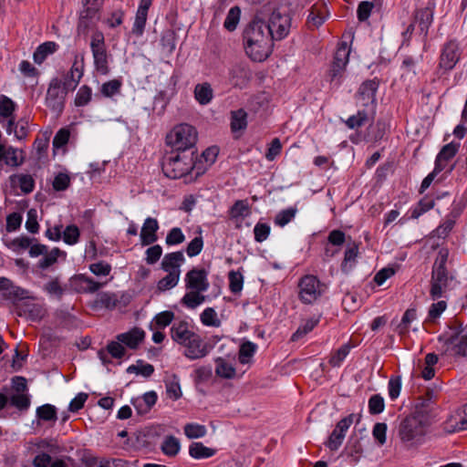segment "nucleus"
Returning a JSON list of instances; mask_svg holds the SVG:
<instances>
[{"label":"nucleus","mask_w":467,"mask_h":467,"mask_svg":"<svg viewBox=\"0 0 467 467\" xmlns=\"http://www.w3.org/2000/svg\"><path fill=\"white\" fill-rule=\"evenodd\" d=\"M208 271L193 267L185 275V287L188 290L206 292L209 288Z\"/></svg>","instance_id":"nucleus-14"},{"label":"nucleus","mask_w":467,"mask_h":467,"mask_svg":"<svg viewBox=\"0 0 467 467\" xmlns=\"http://www.w3.org/2000/svg\"><path fill=\"white\" fill-rule=\"evenodd\" d=\"M374 117L375 112L362 109H358L357 114L350 116L347 120H345V124L348 129L355 130L373 120Z\"/></svg>","instance_id":"nucleus-27"},{"label":"nucleus","mask_w":467,"mask_h":467,"mask_svg":"<svg viewBox=\"0 0 467 467\" xmlns=\"http://www.w3.org/2000/svg\"><path fill=\"white\" fill-rule=\"evenodd\" d=\"M415 18L419 22L420 31L427 34L428 29L433 21L432 7L427 6L425 8L419 9L416 12Z\"/></svg>","instance_id":"nucleus-38"},{"label":"nucleus","mask_w":467,"mask_h":467,"mask_svg":"<svg viewBox=\"0 0 467 467\" xmlns=\"http://www.w3.org/2000/svg\"><path fill=\"white\" fill-rule=\"evenodd\" d=\"M185 235L180 227L171 228L166 235L165 243L169 246L177 245L183 243Z\"/></svg>","instance_id":"nucleus-58"},{"label":"nucleus","mask_w":467,"mask_h":467,"mask_svg":"<svg viewBox=\"0 0 467 467\" xmlns=\"http://www.w3.org/2000/svg\"><path fill=\"white\" fill-rule=\"evenodd\" d=\"M384 399L379 394L372 395L368 400V411L372 415H377L384 410Z\"/></svg>","instance_id":"nucleus-62"},{"label":"nucleus","mask_w":467,"mask_h":467,"mask_svg":"<svg viewBox=\"0 0 467 467\" xmlns=\"http://www.w3.org/2000/svg\"><path fill=\"white\" fill-rule=\"evenodd\" d=\"M166 392L170 399L177 400L182 397L181 386L179 379L176 375H172L171 378L165 381Z\"/></svg>","instance_id":"nucleus-50"},{"label":"nucleus","mask_w":467,"mask_h":467,"mask_svg":"<svg viewBox=\"0 0 467 467\" xmlns=\"http://www.w3.org/2000/svg\"><path fill=\"white\" fill-rule=\"evenodd\" d=\"M215 373L218 377L223 379H233L235 376V368L224 358H217L215 359Z\"/></svg>","instance_id":"nucleus-44"},{"label":"nucleus","mask_w":467,"mask_h":467,"mask_svg":"<svg viewBox=\"0 0 467 467\" xmlns=\"http://www.w3.org/2000/svg\"><path fill=\"white\" fill-rule=\"evenodd\" d=\"M453 431L467 430V405L463 406L462 411L451 420Z\"/></svg>","instance_id":"nucleus-64"},{"label":"nucleus","mask_w":467,"mask_h":467,"mask_svg":"<svg viewBox=\"0 0 467 467\" xmlns=\"http://www.w3.org/2000/svg\"><path fill=\"white\" fill-rule=\"evenodd\" d=\"M174 317V313L170 310L158 313L154 317L150 327L151 330H162L170 325L173 324Z\"/></svg>","instance_id":"nucleus-33"},{"label":"nucleus","mask_w":467,"mask_h":467,"mask_svg":"<svg viewBox=\"0 0 467 467\" xmlns=\"http://www.w3.org/2000/svg\"><path fill=\"white\" fill-rule=\"evenodd\" d=\"M159 228L157 219L146 218L140 234L141 244L145 246L154 244L158 240L157 232Z\"/></svg>","instance_id":"nucleus-21"},{"label":"nucleus","mask_w":467,"mask_h":467,"mask_svg":"<svg viewBox=\"0 0 467 467\" xmlns=\"http://www.w3.org/2000/svg\"><path fill=\"white\" fill-rule=\"evenodd\" d=\"M127 372L141 375L144 378H150L154 372V367L151 364L144 363L141 359H138L136 364L130 365L127 368Z\"/></svg>","instance_id":"nucleus-47"},{"label":"nucleus","mask_w":467,"mask_h":467,"mask_svg":"<svg viewBox=\"0 0 467 467\" xmlns=\"http://www.w3.org/2000/svg\"><path fill=\"white\" fill-rule=\"evenodd\" d=\"M329 16V11L327 4L319 0L314 4L306 19L308 28L314 29L321 26Z\"/></svg>","instance_id":"nucleus-18"},{"label":"nucleus","mask_w":467,"mask_h":467,"mask_svg":"<svg viewBox=\"0 0 467 467\" xmlns=\"http://www.w3.org/2000/svg\"><path fill=\"white\" fill-rule=\"evenodd\" d=\"M434 200L425 196L417 203L415 208L411 211V218L417 219L426 212L430 211L434 207Z\"/></svg>","instance_id":"nucleus-51"},{"label":"nucleus","mask_w":467,"mask_h":467,"mask_svg":"<svg viewBox=\"0 0 467 467\" xmlns=\"http://www.w3.org/2000/svg\"><path fill=\"white\" fill-rule=\"evenodd\" d=\"M195 159V150L191 152L171 151L163 157L162 171L166 177L176 180L198 169L196 171V176H198L202 171H199Z\"/></svg>","instance_id":"nucleus-2"},{"label":"nucleus","mask_w":467,"mask_h":467,"mask_svg":"<svg viewBox=\"0 0 467 467\" xmlns=\"http://www.w3.org/2000/svg\"><path fill=\"white\" fill-rule=\"evenodd\" d=\"M82 76V65L78 66V61L76 60L70 71L67 74L65 80L63 82V87L65 88V89L67 91L74 90L78 85Z\"/></svg>","instance_id":"nucleus-29"},{"label":"nucleus","mask_w":467,"mask_h":467,"mask_svg":"<svg viewBox=\"0 0 467 467\" xmlns=\"http://www.w3.org/2000/svg\"><path fill=\"white\" fill-rule=\"evenodd\" d=\"M350 346L348 344H345L341 346L337 351H335L329 360L328 363L332 367H339L347 356L349 354Z\"/></svg>","instance_id":"nucleus-57"},{"label":"nucleus","mask_w":467,"mask_h":467,"mask_svg":"<svg viewBox=\"0 0 467 467\" xmlns=\"http://www.w3.org/2000/svg\"><path fill=\"white\" fill-rule=\"evenodd\" d=\"M197 141V131L189 124L175 126L166 137V142L171 147V151L191 152L194 150Z\"/></svg>","instance_id":"nucleus-5"},{"label":"nucleus","mask_w":467,"mask_h":467,"mask_svg":"<svg viewBox=\"0 0 467 467\" xmlns=\"http://www.w3.org/2000/svg\"><path fill=\"white\" fill-rule=\"evenodd\" d=\"M460 59L459 44L456 40L448 41L441 50L440 67L444 70L452 69Z\"/></svg>","instance_id":"nucleus-16"},{"label":"nucleus","mask_w":467,"mask_h":467,"mask_svg":"<svg viewBox=\"0 0 467 467\" xmlns=\"http://www.w3.org/2000/svg\"><path fill=\"white\" fill-rule=\"evenodd\" d=\"M90 48L96 70L101 75H107L109 72V55L105 45V37L102 32L96 31L92 34Z\"/></svg>","instance_id":"nucleus-8"},{"label":"nucleus","mask_w":467,"mask_h":467,"mask_svg":"<svg viewBox=\"0 0 467 467\" xmlns=\"http://www.w3.org/2000/svg\"><path fill=\"white\" fill-rule=\"evenodd\" d=\"M152 4V0H140L135 16L134 24L131 29L133 35L141 36L144 33L148 12Z\"/></svg>","instance_id":"nucleus-20"},{"label":"nucleus","mask_w":467,"mask_h":467,"mask_svg":"<svg viewBox=\"0 0 467 467\" xmlns=\"http://www.w3.org/2000/svg\"><path fill=\"white\" fill-rule=\"evenodd\" d=\"M195 333L192 325L182 319L175 320L170 328L171 338L178 345L185 342L186 339Z\"/></svg>","instance_id":"nucleus-19"},{"label":"nucleus","mask_w":467,"mask_h":467,"mask_svg":"<svg viewBox=\"0 0 467 467\" xmlns=\"http://www.w3.org/2000/svg\"><path fill=\"white\" fill-rule=\"evenodd\" d=\"M60 255L66 256V253L61 251L57 247H55V248L51 249L50 251L47 250L44 254L43 258L38 261L37 267L42 270L49 268L50 266L54 265L57 262V258Z\"/></svg>","instance_id":"nucleus-39"},{"label":"nucleus","mask_w":467,"mask_h":467,"mask_svg":"<svg viewBox=\"0 0 467 467\" xmlns=\"http://www.w3.org/2000/svg\"><path fill=\"white\" fill-rule=\"evenodd\" d=\"M161 449L162 452L169 457L176 456L181 449V443L179 439L170 435L164 438Z\"/></svg>","instance_id":"nucleus-42"},{"label":"nucleus","mask_w":467,"mask_h":467,"mask_svg":"<svg viewBox=\"0 0 467 467\" xmlns=\"http://www.w3.org/2000/svg\"><path fill=\"white\" fill-rule=\"evenodd\" d=\"M185 258L181 251L166 254L161 261V269L167 273L181 271L180 267Z\"/></svg>","instance_id":"nucleus-25"},{"label":"nucleus","mask_w":467,"mask_h":467,"mask_svg":"<svg viewBox=\"0 0 467 467\" xmlns=\"http://www.w3.org/2000/svg\"><path fill=\"white\" fill-rule=\"evenodd\" d=\"M349 48L346 42H342L337 48L334 56V60L329 70L330 81L340 78L348 63Z\"/></svg>","instance_id":"nucleus-15"},{"label":"nucleus","mask_w":467,"mask_h":467,"mask_svg":"<svg viewBox=\"0 0 467 467\" xmlns=\"http://www.w3.org/2000/svg\"><path fill=\"white\" fill-rule=\"evenodd\" d=\"M63 240L67 244H75L79 240L80 232L77 225L70 224L62 233Z\"/></svg>","instance_id":"nucleus-59"},{"label":"nucleus","mask_w":467,"mask_h":467,"mask_svg":"<svg viewBox=\"0 0 467 467\" xmlns=\"http://www.w3.org/2000/svg\"><path fill=\"white\" fill-rule=\"evenodd\" d=\"M272 40L265 23L259 19L253 20L244 31L245 52L254 61L261 62L269 57Z\"/></svg>","instance_id":"nucleus-1"},{"label":"nucleus","mask_w":467,"mask_h":467,"mask_svg":"<svg viewBox=\"0 0 467 467\" xmlns=\"http://www.w3.org/2000/svg\"><path fill=\"white\" fill-rule=\"evenodd\" d=\"M57 45L55 42H45L38 46L33 55L35 63L41 64L48 55L56 52Z\"/></svg>","instance_id":"nucleus-40"},{"label":"nucleus","mask_w":467,"mask_h":467,"mask_svg":"<svg viewBox=\"0 0 467 467\" xmlns=\"http://www.w3.org/2000/svg\"><path fill=\"white\" fill-rule=\"evenodd\" d=\"M319 317H312L307 319L304 324L298 327L296 331L292 335V341H297L307 333L311 332L314 327L318 324Z\"/></svg>","instance_id":"nucleus-49"},{"label":"nucleus","mask_w":467,"mask_h":467,"mask_svg":"<svg viewBox=\"0 0 467 467\" xmlns=\"http://www.w3.org/2000/svg\"><path fill=\"white\" fill-rule=\"evenodd\" d=\"M448 256V250L441 249L432 266L430 296L433 301L445 297L450 284L453 281V276L449 275L446 268Z\"/></svg>","instance_id":"nucleus-3"},{"label":"nucleus","mask_w":467,"mask_h":467,"mask_svg":"<svg viewBox=\"0 0 467 467\" xmlns=\"http://www.w3.org/2000/svg\"><path fill=\"white\" fill-rule=\"evenodd\" d=\"M229 78L234 87L242 88L248 80V71L241 64L234 65L229 71Z\"/></svg>","instance_id":"nucleus-31"},{"label":"nucleus","mask_w":467,"mask_h":467,"mask_svg":"<svg viewBox=\"0 0 467 467\" xmlns=\"http://www.w3.org/2000/svg\"><path fill=\"white\" fill-rule=\"evenodd\" d=\"M92 97V90L91 88L84 85L80 87L78 91L77 92L76 98H75V105L77 107H83L86 106L91 99Z\"/></svg>","instance_id":"nucleus-60"},{"label":"nucleus","mask_w":467,"mask_h":467,"mask_svg":"<svg viewBox=\"0 0 467 467\" xmlns=\"http://www.w3.org/2000/svg\"><path fill=\"white\" fill-rule=\"evenodd\" d=\"M438 341L441 343L442 355L448 357H466L467 333L461 326L450 327L448 331L440 335Z\"/></svg>","instance_id":"nucleus-4"},{"label":"nucleus","mask_w":467,"mask_h":467,"mask_svg":"<svg viewBox=\"0 0 467 467\" xmlns=\"http://www.w3.org/2000/svg\"><path fill=\"white\" fill-rule=\"evenodd\" d=\"M431 423L411 415L405 417L400 423L399 435L408 446H414L423 441Z\"/></svg>","instance_id":"nucleus-6"},{"label":"nucleus","mask_w":467,"mask_h":467,"mask_svg":"<svg viewBox=\"0 0 467 467\" xmlns=\"http://www.w3.org/2000/svg\"><path fill=\"white\" fill-rule=\"evenodd\" d=\"M119 303L118 296L110 292H102L98 294L94 301V306L99 308L113 309Z\"/></svg>","instance_id":"nucleus-36"},{"label":"nucleus","mask_w":467,"mask_h":467,"mask_svg":"<svg viewBox=\"0 0 467 467\" xmlns=\"http://www.w3.org/2000/svg\"><path fill=\"white\" fill-rule=\"evenodd\" d=\"M201 322L207 327H218L221 325V321L217 317V313L213 307L205 308L201 314Z\"/></svg>","instance_id":"nucleus-56"},{"label":"nucleus","mask_w":467,"mask_h":467,"mask_svg":"<svg viewBox=\"0 0 467 467\" xmlns=\"http://www.w3.org/2000/svg\"><path fill=\"white\" fill-rule=\"evenodd\" d=\"M433 409L432 392L428 390L424 396H420L416 400L414 410L410 415L425 420V421L431 423Z\"/></svg>","instance_id":"nucleus-17"},{"label":"nucleus","mask_w":467,"mask_h":467,"mask_svg":"<svg viewBox=\"0 0 467 467\" xmlns=\"http://www.w3.org/2000/svg\"><path fill=\"white\" fill-rule=\"evenodd\" d=\"M291 18L288 15H282L280 12H273L268 24H265V30L272 39L281 40L285 37L289 32Z\"/></svg>","instance_id":"nucleus-10"},{"label":"nucleus","mask_w":467,"mask_h":467,"mask_svg":"<svg viewBox=\"0 0 467 467\" xmlns=\"http://www.w3.org/2000/svg\"><path fill=\"white\" fill-rule=\"evenodd\" d=\"M8 182L12 189H20L24 194L31 193L35 189V180L30 174L15 173L9 176Z\"/></svg>","instance_id":"nucleus-22"},{"label":"nucleus","mask_w":467,"mask_h":467,"mask_svg":"<svg viewBox=\"0 0 467 467\" xmlns=\"http://www.w3.org/2000/svg\"><path fill=\"white\" fill-rule=\"evenodd\" d=\"M355 414L341 419L331 432L325 445L331 451H337L342 444L346 432L354 421Z\"/></svg>","instance_id":"nucleus-13"},{"label":"nucleus","mask_w":467,"mask_h":467,"mask_svg":"<svg viewBox=\"0 0 467 467\" xmlns=\"http://www.w3.org/2000/svg\"><path fill=\"white\" fill-rule=\"evenodd\" d=\"M299 299L304 304H312L320 298L327 291V285L322 283L316 275H306L298 283Z\"/></svg>","instance_id":"nucleus-7"},{"label":"nucleus","mask_w":467,"mask_h":467,"mask_svg":"<svg viewBox=\"0 0 467 467\" xmlns=\"http://www.w3.org/2000/svg\"><path fill=\"white\" fill-rule=\"evenodd\" d=\"M216 450L206 447L202 442L193 441L189 446V454L196 460L208 459L215 455Z\"/></svg>","instance_id":"nucleus-30"},{"label":"nucleus","mask_w":467,"mask_h":467,"mask_svg":"<svg viewBox=\"0 0 467 467\" xmlns=\"http://www.w3.org/2000/svg\"><path fill=\"white\" fill-rule=\"evenodd\" d=\"M250 213L251 210L247 200L236 201L229 211L232 219L247 217Z\"/></svg>","instance_id":"nucleus-45"},{"label":"nucleus","mask_w":467,"mask_h":467,"mask_svg":"<svg viewBox=\"0 0 467 467\" xmlns=\"http://www.w3.org/2000/svg\"><path fill=\"white\" fill-rule=\"evenodd\" d=\"M25 161V152L23 150H18L13 146L5 147V163L10 167H19Z\"/></svg>","instance_id":"nucleus-32"},{"label":"nucleus","mask_w":467,"mask_h":467,"mask_svg":"<svg viewBox=\"0 0 467 467\" xmlns=\"http://www.w3.org/2000/svg\"><path fill=\"white\" fill-rule=\"evenodd\" d=\"M122 87L121 79H112L102 84L100 92L104 97L111 98L120 92Z\"/></svg>","instance_id":"nucleus-52"},{"label":"nucleus","mask_w":467,"mask_h":467,"mask_svg":"<svg viewBox=\"0 0 467 467\" xmlns=\"http://www.w3.org/2000/svg\"><path fill=\"white\" fill-rule=\"evenodd\" d=\"M379 81L377 78L364 81L356 95L357 104L371 112L376 110V93Z\"/></svg>","instance_id":"nucleus-9"},{"label":"nucleus","mask_w":467,"mask_h":467,"mask_svg":"<svg viewBox=\"0 0 467 467\" xmlns=\"http://www.w3.org/2000/svg\"><path fill=\"white\" fill-rule=\"evenodd\" d=\"M244 277L239 272L229 273V288L233 294H238L243 289Z\"/></svg>","instance_id":"nucleus-61"},{"label":"nucleus","mask_w":467,"mask_h":467,"mask_svg":"<svg viewBox=\"0 0 467 467\" xmlns=\"http://www.w3.org/2000/svg\"><path fill=\"white\" fill-rule=\"evenodd\" d=\"M358 254V245L357 244H353L348 246L344 254V259L341 264V271L348 274L349 273L356 265L357 257Z\"/></svg>","instance_id":"nucleus-35"},{"label":"nucleus","mask_w":467,"mask_h":467,"mask_svg":"<svg viewBox=\"0 0 467 467\" xmlns=\"http://www.w3.org/2000/svg\"><path fill=\"white\" fill-rule=\"evenodd\" d=\"M184 434L189 439H199L206 435L207 430L204 425L197 423H187L184 428Z\"/></svg>","instance_id":"nucleus-55"},{"label":"nucleus","mask_w":467,"mask_h":467,"mask_svg":"<svg viewBox=\"0 0 467 467\" xmlns=\"http://www.w3.org/2000/svg\"><path fill=\"white\" fill-rule=\"evenodd\" d=\"M10 403L20 410H26L30 406V399L29 396L25 393L14 394L10 398Z\"/></svg>","instance_id":"nucleus-63"},{"label":"nucleus","mask_w":467,"mask_h":467,"mask_svg":"<svg viewBox=\"0 0 467 467\" xmlns=\"http://www.w3.org/2000/svg\"><path fill=\"white\" fill-rule=\"evenodd\" d=\"M202 291L198 290H190V292L186 293L182 298V304L188 308L193 309L198 306L202 305L206 296H203Z\"/></svg>","instance_id":"nucleus-41"},{"label":"nucleus","mask_w":467,"mask_h":467,"mask_svg":"<svg viewBox=\"0 0 467 467\" xmlns=\"http://www.w3.org/2000/svg\"><path fill=\"white\" fill-rule=\"evenodd\" d=\"M241 16V9L239 6L235 5L230 8L225 20L223 22V26L229 32H233L236 29L237 25L240 21Z\"/></svg>","instance_id":"nucleus-48"},{"label":"nucleus","mask_w":467,"mask_h":467,"mask_svg":"<svg viewBox=\"0 0 467 467\" xmlns=\"http://www.w3.org/2000/svg\"><path fill=\"white\" fill-rule=\"evenodd\" d=\"M297 209L296 207H289L280 211L275 217V223L280 227H284L290 223L296 216Z\"/></svg>","instance_id":"nucleus-54"},{"label":"nucleus","mask_w":467,"mask_h":467,"mask_svg":"<svg viewBox=\"0 0 467 467\" xmlns=\"http://www.w3.org/2000/svg\"><path fill=\"white\" fill-rule=\"evenodd\" d=\"M231 130L237 132L244 130L247 127V113L244 109H239L231 111Z\"/></svg>","instance_id":"nucleus-37"},{"label":"nucleus","mask_w":467,"mask_h":467,"mask_svg":"<svg viewBox=\"0 0 467 467\" xmlns=\"http://www.w3.org/2000/svg\"><path fill=\"white\" fill-rule=\"evenodd\" d=\"M36 417L39 420L55 423L57 420V408L51 404H44L39 406L36 410Z\"/></svg>","instance_id":"nucleus-43"},{"label":"nucleus","mask_w":467,"mask_h":467,"mask_svg":"<svg viewBox=\"0 0 467 467\" xmlns=\"http://www.w3.org/2000/svg\"><path fill=\"white\" fill-rule=\"evenodd\" d=\"M67 90L61 86V82L58 79H53L47 91L46 104L47 106L57 115H59L65 105V99L67 94Z\"/></svg>","instance_id":"nucleus-11"},{"label":"nucleus","mask_w":467,"mask_h":467,"mask_svg":"<svg viewBox=\"0 0 467 467\" xmlns=\"http://www.w3.org/2000/svg\"><path fill=\"white\" fill-rule=\"evenodd\" d=\"M257 345L251 341H244L241 344L238 354V360L241 364H247L254 355Z\"/></svg>","instance_id":"nucleus-46"},{"label":"nucleus","mask_w":467,"mask_h":467,"mask_svg":"<svg viewBox=\"0 0 467 467\" xmlns=\"http://www.w3.org/2000/svg\"><path fill=\"white\" fill-rule=\"evenodd\" d=\"M460 147L461 144L459 142L454 141H451L444 145L441 149L438 155L436 156L435 167L439 166L441 168V171H443L445 168V163L457 154Z\"/></svg>","instance_id":"nucleus-26"},{"label":"nucleus","mask_w":467,"mask_h":467,"mask_svg":"<svg viewBox=\"0 0 467 467\" xmlns=\"http://www.w3.org/2000/svg\"><path fill=\"white\" fill-rule=\"evenodd\" d=\"M181 271H176L173 273H168L166 276L161 278L158 282V289L160 291H166L173 288L177 285L180 279Z\"/></svg>","instance_id":"nucleus-53"},{"label":"nucleus","mask_w":467,"mask_h":467,"mask_svg":"<svg viewBox=\"0 0 467 467\" xmlns=\"http://www.w3.org/2000/svg\"><path fill=\"white\" fill-rule=\"evenodd\" d=\"M194 99L202 106L208 105L213 99V89L209 82L199 83L194 87Z\"/></svg>","instance_id":"nucleus-28"},{"label":"nucleus","mask_w":467,"mask_h":467,"mask_svg":"<svg viewBox=\"0 0 467 467\" xmlns=\"http://www.w3.org/2000/svg\"><path fill=\"white\" fill-rule=\"evenodd\" d=\"M83 10L80 12L79 20L80 23H84L85 20H89L95 17L100 6L102 5L101 0H82Z\"/></svg>","instance_id":"nucleus-34"},{"label":"nucleus","mask_w":467,"mask_h":467,"mask_svg":"<svg viewBox=\"0 0 467 467\" xmlns=\"http://www.w3.org/2000/svg\"><path fill=\"white\" fill-rule=\"evenodd\" d=\"M145 337V332L138 327H134L128 332L119 334L116 338L118 341L130 348L136 349Z\"/></svg>","instance_id":"nucleus-23"},{"label":"nucleus","mask_w":467,"mask_h":467,"mask_svg":"<svg viewBox=\"0 0 467 467\" xmlns=\"http://www.w3.org/2000/svg\"><path fill=\"white\" fill-rule=\"evenodd\" d=\"M180 346L184 348L183 355L191 360L202 358L209 353L207 344L198 333L193 334Z\"/></svg>","instance_id":"nucleus-12"},{"label":"nucleus","mask_w":467,"mask_h":467,"mask_svg":"<svg viewBox=\"0 0 467 467\" xmlns=\"http://www.w3.org/2000/svg\"><path fill=\"white\" fill-rule=\"evenodd\" d=\"M158 396L155 391L146 392L142 397H138L132 400L134 406L139 415H146L150 412L151 408L156 404Z\"/></svg>","instance_id":"nucleus-24"}]
</instances>
